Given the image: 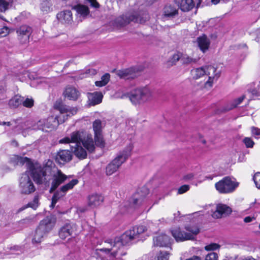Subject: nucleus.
Wrapping results in <instances>:
<instances>
[{
  "label": "nucleus",
  "mask_w": 260,
  "mask_h": 260,
  "mask_svg": "<svg viewBox=\"0 0 260 260\" xmlns=\"http://www.w3.org/2000/svg\"><path fill=\"white\" fill-rule=\"evenodd\" d=\"M55 108L57 109L60 114L58 116H51L47 119L40 120L38 121L36 125L33 126L34 129H41L43 131H47L48 129H54L59 124L62 123L68 119V117L76 114L78 109L76 107H71L64 105H55Z\"/></svg>",
  "instance_id": "f257e3e1"
},
{
  "label": "nucleus",
  "mask_w": 260,
  "mask_h": 260,
  "mask_svg": "<svg viewBox=\"0 0 260 260\" xmlns=\"http://www.w3.org/2000/svg\"><path fill=\"white\" fill-rule=\"evenodd\" d=\"M59 143L60 144H70L74 146L82 144L90 152H93L95 149L91 135L87 136L85 138L84 132L81 131L73 132L71 133L70 137L63 138L59 141Z\"/></svg>",
  "instance_id": "f03ea898"
},
{
  "label": "nucleus",
  "mask_w": 260,
  "mask_h": 260,
  "mask_svg": "<svg viewBox=\"0 0 260 260\" xmlns=\"http://www.w3.org/2000/svg\"><path fill=\"white\" fill-rule=\"evenodd\" d=\"M29 174H30L34 181L37 184H44L49 186L52 174V168L45 166L42 167L38 163L29 164L28 166Z\"/></svg>",
  "instance_id": "7ed1b4c3"
},
{
  "label": "nucleus",
  "mask_w": 260,
  "mask_h": 260,
  "mask_svg": "<svg viewBox=\"0 0 260 260\" xmlns=\"http://www.w3.org/2000/svg\"><path fill=\"white\" fill-rule=\"evenodd\" d=\"M148 13L143 11L127 13L116 18L113 22V25L117 28L122 27L131 22L143 23L148 20Z\"/></svg>",
  "instance_id": "20e7f679"
},
{
  "label": "nucleus",
  "mask_w": 260,
  "mask_h": 260,
  "mask_svg": "<svg viewBox=\"0 0 260 260\" xmlns=\"http://www.w3.org/2000/svg\"><path fill=\"white\" fill-rule=\"evenodd\" d=\"M133 148V145L130 144L123 150L119 151L117 153L116 157L106 167V174L107 175L110 176L112 175L119 169L121 166L126 161L131 155Z\"/></svg>",
  "instance_id": "39448f33"
},
{
  "label": "nucleus",
  "mask_w": 260,
  "mask_h": 260,
  "mask_svg": "<svg viewBox=\"0 0 260 260\" xmlns=\"http://www.w3.org/2000/svg\"><path fill=\"white\" fill-rule=\"evenodd\" d=\"M145 230L146 228L143 225L133 227L132 229L125 232L121 237L116 238L114 242V246L118 247L119 248L120 246L123 247V246L126 245L132 240L138 238L139 235L144 233Z\"/></svg>",
  "instance_id": "423d86ee"
},
{
  "label": "nucleus",
  "mask_w": 260,
  "mask_h": 260,
  "mask_svg": "<svg viewBox=\"0 0 260 260\" xmlns=\"http://www.w3.org/2000/svg\"><path fill=\"white\" fill-rule=\"evenodd\" d=\"M152 92L147 87L136 88L132 90L129 94V98L134 104L145 103L150 100Z\"/></svg>",
  "instance_id": "0eeeda50"
},
{
  "label": "nucleus",
  "mask_w": 260,
  "mask_h": 260,
  "mask_svg": "<svg viewBox=\"0 0 260 260\" xmlns=\"http://www.w3.org/2000/svg\"><path fill=\"white\" fill-rule=\"evenodd\" d=\"M238 186V183L233 181L231 177H225L215 184L216 189L220 193L226 194L233 192Z\"/></svg>",
  "instance_id": "6e6552de"
},
{
  "label": "nucleus",
  "mask_w": 260,
  "mask_h": 260,
  "mask_svg": "<svg viewBox=\"0 0 260 260\" xmlns=\"http://www.w3.org/2000/svg\"><path fill=\"white\" fill-rule=\"evenodd\" d=\"M19 187L22 194H29L35 191V186L27 171L22 174L20 178Z\"/></svg>",
  "instance_id": "1a4fd4ad"
},
{
  "label": "nucleus",
  "mask_w": 260,
  "mask_h": 260,
  "mask_svg": "<svg viewBox=\"0 0 260 260\" xmlns=\"http://www.w3.org/2000/svg\"><path fill=\"white\" fill-rule=\"evenodd\" d=\"M115 239L113 241L112 240H107L106 241V242H107L109 244H110L111 247V248H103L101 249H96L95 250V253L96 254H98L99 251H102L106 253H109L110 252L112 251V252H111L110 254L113 256V257H116V256L119 255L121 256L125 255L126 254V252L125 251L124 249V246H123V247L122 246L120 247V248H119L118 247H114V242H115Z\"/></svg>",
  "instance_id": "9d476101"
},
{
  "label": "nucleus",
  "mask_w": 260,
  "mask_h": 260,
  "mask_svg": "<svg viewBox=\"0 0 260 260\" xmlns=\"http://www.w3.org/2000/svg\"><path fill=\"white\" fill-rule=\"evenodd\" d=\"M51 178L52 181L51 182V186L50 189V192H52L54 191L61 184L64 182L68 178V176L63 174L59 170H57V171L55 172L52 169L51 179Z\"/></svg>",
  "instance_id": "9b49d317"
},
{
  "label": "nucleus",
  "mask_w": 260,
  "mask_h": 260,
  "mask_svg": "<svg viewBox=\"0 0 260 260\" xmlns=\"http://www.w3.org/2000/svg\"><path fill=\"white\" fill-rule=\"evenodd\" d=\"M32 32V28L27 25H22L16 29L18 39L22 44L29 42V37Z\"/></svg>",
  "instance_id": "f8f14e48"
},
{
  "label": "nucleus",
  "mask_w": 260,
  "mask_h": 260,
  "mask_svg": "<svg viewBox=\"0 0 260 260\" xmlns=\"http://www.w3.org/2000/svg\"><path fill=\"white\" fill-rule=\"evenodd\" d=\"M56 219L53 215H49L42 220L37 227L46 234L51 231L55 225Z\"/></svg>",
  "instance_id": "ddd939ff"
},
{
  "label": "nucleus",
  "mask_w": 260,
  "mask_h": 260,
  "mask_svg": "<svg viewBox=\"0 0 260 260\" xmlns=\"http://www.w3.org/2000/svg\"><path fill=\"white\" fill-rule=\"evenodd\" d=\"M232 209L226 205L219 204L217 205L215 211L211 214L213 218L215 219L226 217L232 212Z\"/></svg>",
  "instance_id": "4468645a"
},
{
  "label": "nucleus",
  "mask_w": 260,
  "mask_h": 260,
  "mask_svg": "<svg viewBox=\"0 0 260 260\" xmlns=\"http://www.w3.org/2000/svg\"><path fill=\"white\" fill-rule=\"evenodd\" d=\"M206 75L209 77L208 80L206 82L209 86L212 85L214 80H217L220 76V71H217V68L213 66H205Z\"/></svg>",
  "instance_id": "2eb2a0df"
},
{
  "label": "nucleus",
  "mask_w": 260,
  "mask_h": 260,
  "mask_svg": "<svg viewBox=\"0 0 260 260\" xmlns=\"http://www.w3.org/2000/svg\"><path fill=\"white\" fill-rule=\"evenodd\" d=\"M171 233L177 242H183L189 240H193L191 234L182 231L180 228H175L171 230Z\"/></svg>",
  "instance_id": "dca6fc26"
},
{
  "label": "nucleus",
  "mask_w": 260,
  "mask_h": 260,
  "mask_svg": "<svg viewBox=\"0 0 260 260\" xmlns=\"http://www.w3.org/2000/svg\"><path fill=\"white\" fill-rule=\"evenodd\" d=\"M117 75L120 78L132 80L137 78L139 75V73L136 71L135 68H131L119 70L117 72Z\"/></svg>",
  "instance_id": "f3484780"
},
{
  "label": "nucleus",
  "mask_w": 260,
  "mask_h": 260,
  "mask_svg": "<svg viewBox=\"0 0 260 260\" xmlns=\"http://www.w3.org/2000/svg\"><path fill=\"white\" fill-rule=\"evenodd\" d=\"M148 193V190L146 187H143L141 190H138L133 196V204L137 206L142 205Z\"/></svg>",
  "instance_id": "a211bd4d"
},
{
  "label": "nucleus",
  "mask_w": 260,
  "mask_h": 260,
  "mask_svg": "<svg viewBox=\"0 0 260 260\" xmlns=\"http://www.w3.org/2000/svg\"><path fill=\"white\" fill-rule=\"evenodd\" d=\"M75 226L71 223H66L62 225L59 229L58 235L61 239L71 236L74 232Z\"/></svg>",
  "instance_id": "6ab92c4d"
},
{
  "label": "nucleus",
  "mask_w": 260,
  "mask_h": 260,
  "mask_svg": "<svg viewBox=\"0 0 260 260\" xmlns=\"http://www.w3.org/2000/svg\"><path fill=\"white\" fill-rule=\"evenodd\" d=\"M56 17L61 23L66 24H71L73 22V15L71 11L63 10L56 15Z\"/></svg>",
  "instance_id": "aec40b11"
},
{
  "label": "nucleus",
  "mask_w": 260,
  "mask_h": 260,
  "mask_svg": "<svg viewBox=\"0 0 260 260\" xmlns=\"http://www.w3.org/2000/svg\"><path fill=\"white\" fill-rule=\"evenodd\" d=\"M175 4L183 12H188L195 6L193 0H174Z\"/></svg>",
  "instance_id": "412c9836"
},
{
  "label": "nucleus",
  "mask_w": 260,
  "mask_h": 260,
  "mask_svg": "<svg viewBox=\"0 0 260 260\" xmlns=\"http://www.w3.org/2000/svg\"><path fill=\"white\" fill-rule=\"evenodd\" d=\"M72 158V153L68 150H60L56 155V160L59 164H64V162H69Z\"/></svg>",
  "instance_id": "4be33fe9"
},
{
  "label": "nucleus",
  "mask_w": 260,
  "mask_h": 260,
  "mask_svg": "<svg viewBox=\"0 0 260 260\" xmlns=\"http://www.w3.org/2000/svg\"><path fill=\"white\" fill-rule=\"evenodd\" d=\"M63 94L70 100L77 101L80 96V93L76 88L72 86L66 88Z\"/></svg>",
  "instance_id": "5701e85b"
},
{
  "label": "nucleus",
  "mask_w": 260,
  "mask_h": 260,
  "mask_svg": "<svg viewBox=\"0 0 260 260\" xmlns=\"http://www.w3.org/2000/svg\"><path fill=\"white\" fill-rule=\"evenodd\" d=\"M78 183V180L77 179H73L68 183L62 186L60 189L55 191V193H58V196L61 198L66 195L68 190L73 188Z\"/></svg>",
  "instance_id": "b1692460"
},
{
  "label": "nucleus",
  "mask_w": 260,
  "mask_h": 260,
  "mask_svg": "<svg viewBox=\"0 0 260 260\" xmlns=\"http://www.w3.org/2000/svg\"><path fill=\"white\" fill-rule=\"evenodd\" d=\"M103 202V197L96 193L92 194L88 196V205L92 208L99 206Z\"/></svg>",
  "instance_id": "393cba45"
},
{
  "label": "nucleus",
  "mask_w": 260,
  "mask_h": 260,
  "mask_svg": "<svg viewBox=\"0 0 260 260\" xmlns=\"http://www.w3.org/2000/svg\"><path fill=\"white\" fill-rule=\"evenodd\" d=\"M154 245L160 247H166L170 244V238L166 234H162L153 239Z\"/></svg>",
  "instance_id": "a878e982"
},
{
  "label": "nucleus",
  "mask_w": 260,
  "mask_h": 260,
  "mask_svg": "<svg viewBox=\"0 0 260 260\" xmlns=\"http://www.w3.org/2000/svg\"><path fill=\"white\" fill-rule=\"evenodd\" d=\"M103 95L100 92H95L88 93L89 105L94 106L102 102Z\"/></svg>",
  "instance_id": "bb28decb"
},
{
  "label": "nucleus",
  "mask_w": 260,
  "mask_h": 260,
  "mask_svg": "<svg viewBox=\"0 0 260 260\" xmlns=\"http://www.w3.org/2000/svg\"><path fill=\"white\" fill-rule=\"evenodd\" d=\"M198 46L203 52H205L208 50L210 44V41L205 35H203L197 39Z\"/></svg>",
  "instance_id": "cd10ccee"
},
{
  "label": "nucleus",
  "mask_w": 260,
  "mask_h": 260,
  "mask_svg": "<svg viewBox=\"0 0 260 260\" xmlns=\"http://www.w3.org/2000/svg\"><path fill=\"white\" fill-rule=\"evenodd\" d=\"M71 151L78 158L84 159L87 156L86 150L82 147L81 145L74 146L70 145Z\"/></svg>",
  "instance_id": "c85d7f7f"
},
{
  "label": "nucleus",
  "mask_w": 260,
  "mask_h": 260,
  "mask_svg": "<svg viewBox=\"0 0 260 260\" xmlns=\"http://www.w3.org/2000/svg\"><path fill=\"white\" fill-rule=\"evenodd\" d=\"M164 14L166 17H173L178 14V10L174 6L167 5L164 8Z\"/></svg>",
  "instance_id": "c756f323"
},
{
  "label": "nucleus",
  "mask_w": 260,
  "mask_h": 260,
  "mask_svg": "<svg viewBox=\"0 0 260 260\" xmlns=\"http://www.w3.org/2000/svg\"><path fill=\"white\" fill-rule=\"evenodd\" d=\"M191 74L193 79H198L206 75L205 67L192 69Z\"/></svg>",
  "instance_id": "7c9ffc66"
},
{
  "label": "nucleus",
  "mask_w": 260,
  "mask_h": 260,
  "mask_svg": "<svg viewBox=\"0 0 260 260\" xmlns=\"http://www.w3.org/2000/svg\"><path fill=\"white\" fill-rule=\"evenodd\" d=\"M76 10L78 14L80 15L83 17H86L89 13V10L87 7L83 5L73 6L72 7Z\"/></svg>",
  "instance_id": "2f4dec72"
},
{
  "label": "nucleus",
  "mask_w": 260,
  "mask_h": 260,
  "mask_svg": "<svg viewBox=\"0 0 260 260\" xmlns=\"http://www.w3.org/2000/svg\"><path fill=\"white\" fill-rule=\"evenodd\" d=\"M22 100L23 96L16 95L10 100L9 105L11 108H16L22 104Z\"/></svg>",
  "instance_id": "473e14b6"
},
{
  "label": "nucleus",
  "mask_w": 260,
  "mask_h": 260,
  "mask_svg": "<svg viewBox=\"0 0 260 260\" xmlns=\"http://www.w3.org/2000/svg\"><path fill=\"white\" fill-rule=\"evenodd\" d=\"M199 59L192 58L186 54H182L181 58V61L183 64L189 65L192 63H195L198 62Z\"/></svg>",
  "instance_id": "72a5a7b5"
},
{
  "label": "nucleus",
  "mask_w": 260,
  "mask_h": 260,
  "mask_svg": "<svg viewBox=\"0 0 260 260\" xmlns=\"http://www.w3.org/2000/svg\"><path fill=\"white\" fill-rule=\"evenodd\" d=\"M21 121V118H19L15 119H13L12 121L10 122H0V125H7L9 126L12 125L13 123H15V126L14 127V129L19 128L20 129L23 127V126L20 125L22 123L20 122Z\"/></svg>",
  "instance_id": "f704fd0d"
},
{
  "label": "nucleus",
  "mask_w": 260,
  "mask_h": 260,
  "mask_svg": "<svg viewBox=\"0 0 260 260\" xmlns=\"http://www.w3.org/2000/svg\"><path fill=\"white\" fill-rule=\"evenodd\" d=\"M46 234L45 233L37 228L36 229L34 238L32 239V242L36 243H40Z\"/></svg>",
  "instance_id": "c9c22d12"
},
{
  "label": "nucleus",
  "mask_w": 260,
  "mask_h": 260,
  "mask_svg": "<svg viewBox=\"0 0 260 260\" xmlns=\"http://www.w3.org/2000/svg\"><path fill=\"white\" fill-rule=\"evenodd\" d=\"M93 129L94 135H99L102 134V121L100 119H96L93 121L92 124Z\"/></svg>",
  "instance_id": "e433bc0d"
},
{
  "label": "nucleus",
  "mask_w": 260,
  "mask_h": 260,
  "mask_svg": "<svg viewBox=\"0 0 260 260\" xmlns=\"http://www.w3.org/2000/svg\"><path fill=\"white\" fill-rule=\"evenodd\" d=\"M52 4L49 0H43L41 3V10L45 13H48L52 10Z\"/></svg>",
  "instance_id": "4c0bfd02"
},
{
  "label": "nucleus",
  "mask_w": 260,
  "mask_h": 260,
  "mask_svg": "<svg viewBox=\"0 0 260 260\" xmlns=\"http://www.w3.org/2000/svg\"><path fill=\"white\" fill-rule=\"evenodd\" d=\"M110 79V75L108 73L105 74L101 77L100 81H97L95 82L96 86L102 87L106 85L109 82Z\"/></svg>",
  "instance_id": "58836bf2"
},
{
  "label": "nucleus",
  "mask_w": 260,
  "mask_h": 260,
  "mask_svg": "<svg viewBox=\"0 0 260 260\" xmlns=\"http://www.w3.org/2000/svg\"><path fill=\"white\" fill-rule=\"evenodd\" d=\"M95 144L97 146L103 148L105 146V142L103 140L102 134L94 135Z\"/></svg>",
  "instance_id": "ea45409f"
},
{
  "label": "nucleus",
  "mask_w": 260,
  "mask_h": 260,
  "mask_svg": "<svg viewBox=\"0 0 260 260\" xmlns=\"http://www.w3.org/2000/svg\"><path fill=\"white\" fill-rule=\"evenodd\" d=\"M15 158L16 160V164L17 165H23L26 164L27 168L29 164H32V162H29V159L26 157H23L17 156L15 157Z\"/></svg>",
  "instance_id": "a19ab883"
},
{
  "label": "nucleus",
  "mask_w": 260,
  "mask_h": 260,
  "mask_svg": "<svg viewBox=\"0 0 260 260\" xmlns=\"http://www.w3.org/2000/svg\"><path fill=\"white\" fill-rule=\"evenodd\" d=\"M182 57V53L180 52H177L175 53L170 58L169 61V62L171 64V65L175 64V63L179 60H181V58Z\"/></svg>",
  "instance_id": "79ce46f5"
},
{
  "label": "nucleus",
  "mask_w": 260,
  "mask_h": 260,
  "mask_svg": "<svg viewBox=\"0 0 260 260\" xmlns=\"http://www.w3.org/2000/svg\"><path fill=\"white\" fill-rule=\"evenodd\" d=\"M10 6V3L6 0H0V12H6L9 9Z\"/></svg>",
  "instance_id": "37998d69"
},
{
  "label": "nucleus",
  "mask_w": 260,
  "mask_h": 260,
  "mask_svg": "<svg viewBox=\"0 0 260 260\" xmlns=\"http://www.w3.org/2000/svg\"><path fill=\"white\" fill-rule=\"evenodd\" d=\"M23 102H22V104L23 106L27 108H31L34 106V101L32 98H26L24 99L23 97Z\"/></svg>",
  "instance_id": "c03bdc74"
},
{
  "label": "nucleus",
  "mask_w": 260,
  "mask_h": 260,
  "mask_svg": "<svg viewBox=\"0 0 260 260\" xmlns=\"http://www.w3.org/2000/svg\"><path fill=\"white\" fill-rule=\"evenodd\" d=\"M185 229L188 231L189 234L192 235L193 236V239L195 238V236L199 233L200 230L197 227L192 226H186Z\"/></svg>",
  "instance_id": "a18cd8bd"
},
{
  "label": "nucleus",
  "mask_w": 260,
  "mask_h": 260,
  "mask_svg": "<svg viewBox=\"0 0 260 260\" xmlns=\"http://www.w3.org/2000/svg\"><path fill=\"white\" fill-rule=\"evenodd\" d=\"M39 196H35L33 201L29 203L27 206V207H31L34 209H36L39 205Z\"/></svg>",
  "instance_id": "49530a36"
},
{
  "label": "nucleus",
  "mask_w": 260,
  "mask_h": 260,
  "mask_svg": "<svg viewBox=\"0 0 260 260\" xmlns=\"http://www.w3.org/2000/svg\"><path fill=\"white\" fill-rule=\"evenodd\" d=\"M245 96L242 95V96L235 100L232 103L231 107L227 109V110H230L234 108H236L238 105H239L244 99Z\"/></svg>",
  "instance_id": "de8ad7c7"
},
{
  "label": "nucleus",
  "mask_w": 260,
  "mask_h": 260,
  "mask_svg": "<svg viewBox=\"0 0 260 260\" xmlns=\"http://www.w3.org/2000/svg\"><path fill=\"white\" fill-rule=\"evenodd\" d=\"M169 253L167 251H160L157 256V260H169Z\"/></svg>",
  "instance_id": "09e8293b"
},
{
  "label": "nucleus",
  "mask_w": 260,
  "mask_h": 260,
  "mask_svg": "<svg viewBox=\"0 0 260 260\" xmlns=\"http://www.w3.org/2000/svg\"><path fill=\"white\" fill-rule=\"evenodd\" d=\"M220 247V245L217 243H211L209 245H206L205 247V250L207 251L215 250L219 249Z\"/></svg>",
  "instance_id": "8fccbe9b"
},
{
  "label": "nucleus",
  "mask_w": 260,
  "mask_h": 260,
  "mask_svg": "<svg viewBox=\"0 0 260 260\" xmlns=\"http://www.w3.org/2000/svg\"><path fill=\"white\" fill-rule=\"evenodd\" d=\"M243 141L247 148H252L254 144V142L250 138L246 137Z\"/></svg>",
  "instance_id": "3c124183"
},
{
  "label": "nucleus",
  "mask_w": 260,
  "mask_h": 260,
  "mask_svg": "<svg viewBox=\"0 0 260 260\" xmlns=\"http://www.w3.org/2000/svg\"><path fill=\"white\" fill-rule=\"evenodd\" d=\"M61 198L58 196V193H55L54 192V194L52 196V202L51 204L50 205V207L52 208H53L57 201L60 199Z\"/></svg>",
  "instance_id": "603ef678"
},
{
  "label": "nucleus",
  "mask_w": 260,
  "mask_h": 260,
  "mask_svg": "<svg viewBox=\"0 0 260 260\" xmlns=\"http://www.w3.org/2000/svg\"><path fill=\"white\" fill-rule=\"evenodd\" d=\"M253 180L256 186L259 188L260 187V173L257 172L256 173L253 177Z\"/></svg>",
  "instance_id": "864d4df0"
},
{
  "label": "nucleus",
  "mask_w": 260,
  "mask_h": 260,
  "mask_svg": "<svg viewBox=\"0 0 260 260\" xmlns=\"http://www.w3.org/2000/svg\"><path fill=\"white\" fill-rule=\"evenodd\" d=\"M217 259L218 254L216 252H210L205 257V260H217Z\"/></svg>",
  "instance_id": "5fc2aeb1"
},
{
  "label": "nucleus",
  "mask_w": 260,
  "mask_h": 260,
  "mask_svg": "<svg viewBox=\"0 0 260 260\" xmlns=\"http://www.w3.org/2000/svg\"><path fill=\"white\" fill-rule=\"evenodd\" d=\"M10 33V29L7 26H4L0 29V38L4 37Z\"/></svg>",
  "instance_id": "6e6d98bb"
},
{
  "label": "nucleus",
  "mask_w": 260,
  "mask_h": 260,
  "mask_svg": "<svg viewBox=\"0 0 260 260\" xmlns=\"http://www.w3.org/2000/svg\"><path fill=\"white\" fill-rule=\"evenodd\" d=\"M189 189V186L188 185H183L179 187V188L178 190V194H182L185 192H186L187 190H188Z\"/></svg>",
  "instance_id": "4d7b16f0"
},
{
  "label": "nucleus",
  "mask_w": 260,
  "mask_h": 260,
  "mask_svg": "<svg viewBox=\"0 0 260 260\" xmlns=\"http://www.w3.org/2000/svg\"><path fill=\"white\" fill-rule=\"evenodd\" d=\"M90 5L94 8H99L100 7V4L96 2V0H87Z\"/></svg>",
  "instance_id": "13d9d810"
},
{
  "label": "nucleus",
  "mask_w": 260,
  "mask_h": 260,
  "mask_svg": "<svg viewBox=\"0 0 260 260\" xmlns=\"http://www.w3.org/2000/svg\"><path fill=\"white\" fill-rule=\"evenodd\" d=\"M251 133L253 135L260 136V128L253 126L251 127Z\"/></svg>",
  "instance_id": "bf43d9fd"
},
{
  "label": "nucleus",
  "mask_w": 260,
  "mask_h": 260,
  "mask_svg": "<svg viewBox=\"0 0 260 260\" xmlns=\"http://www.w3.org/2000/svg\"><path fill=\"white\" fill-rule=\"evenodd\" d=\"M32 221V219L30 218H26L20 221V223L24 224V223H29Z\"/></svg>",
  "instance_id": "052dcab7"
},
{
  "label": "nucleus",
  "mask_w": 260,
  "mask_h": 260,
  "mask_svg": "<svg viewBox=\"0 0 260 260\" xmlns=\"http://www.w3.org/2000/svg\"><path fill=\"white\" fill-rule=\"evenodd\" d=\"M5 92V88L3 86H0V99L4 98Z\"/></svg>",
  "instance_id": "680f3d73"
},
{
  "label": "nucleus",
  "mask_w": 260,
  "mask_h": 260,
  "mask_svg": "<svg viewBox=\"0 0 260 260\" xmlns=\"http://www.w3.org/2000/svg\"><path fill=\"white\" fill-rule=\"evenodd\" d=\"M193 175L192 173L187 174L184 176V179L185 180H191L193 179Z\"/></svg>",
  "instance_id": "e2e57ef3"
},
{
  "label": "nucleus",
  "mask_w": 260,
  "mask_h": 260,
  "mask_svg": "<svg viewBox=\"0 0 260 260\" xmlns=\"http://www.w3.org/2000/svg\"><path fill=\"white\" fill-rule=\"evenodd\" d=\"M253 219V218L250 217V216H247L246 217L244 218V221L245 222H251Z\"/></svg>",
  "instance_id": "0e129e2a"
},
{
  "label": "nucleus",
  "mask_w": 260,
  "mask_h": 260,
  "mask_svg": "<svg viewBox=\"0 0 260 260\" xmlns=\"http://www.w3.org/2000/svg\"><path fill=\"white\" fill-rule=\"evenodd\" d=\"M186 260H202V259L199 256H193L192 257L188 258Z\"/></svg>",
  "instance_id": "69168bd1"
},
{
  "label": "nucleus",
  "mask_w": 260,
  "mask_h": 260,
  "mask_svg": "<svg viewBox=\"0 0 260 260\" xmlns=\"http://www.w3.org/2000/svg\"><path fill=\"white\" fill-rule=\"evenodd\" d=\"M211 2L213 4L216 5L219 2V0H211Z\"/></svg>",
  "instance_id": "338daca9"
},
{
  "label": "nucleus",
  "mask_w": 260,
  "mask_h": 260,
  "mask_svg": "<svg viewBox=\"0 0 260 260\" xmlns=\"http://www.w3.org/2000/svg\"><path fill=\"white\" fill-rule=\"evenodd\" d=\"M243 260H255V259L251 257H249L244 258Z\"/></svg>",
  "instance_id": "774afa93"
}]
</instances>
